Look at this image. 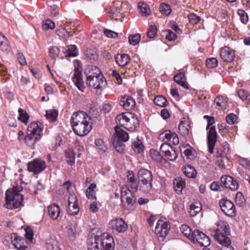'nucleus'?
Wrapping results in <instances>:
<instances>
[{
	"instance_id": "1",
	"label": "nucleus",
	"mask_w": 250,
	"mask_h": 250,
	"mask_svg": "<svg viewBox=\"0 0 250 250\" xmlns=\"http://www.w3.org/2000/svg\"><path fill=\"white\" fill-rule=\"evenodd\" d=\"M152 189V182L137 181L133 171H128L126 175V185L123 187L121 190V199L124 209L131 210L133 204L136 202V198L133 192L138 189L140 191L147 193Z\"/></svg>"
},
{
	"instance_id": "2",
	"label": "nucleus",
	"mask_w": 250,
	"mask_h": 250,
	"mask_svg": "<svg viewBox=\"0 0 250 250\" xmlns=\"http://www.w3.org/2000/svg\"><path fill=\"white\" fill-rule=\"evenodd\" d=\"M70 123L74 132L80 136H86L92 128L91 117L83 111L74 112Z\"/></svg>"
},
{
	"instance_id": "3",
	"label": "nucleus",
	"mask_w": 250,
	"mask_h": 250,
	"mask_svg": "<svg viewBox=\"0 0 250 250\" xmlns=\"http://www.w3.org/2000/svg\"><path fill=\"white\" fill-rule=\"evenodd\" d=\"M23 189L21 183H15L12 190L8 189L5 194L6 206L7 208H17L21 206L23 200V196L19 193Z\"/></svg>"
},
{
	"instance_id": "4",
	"label": "nucleus",
	"mask_w": 250,
	"mask_h": 250,
	"mask_svg": "<svg viewBox=\"0 0 250 250\" xmlns=\"http://www.w3.org/2000/svg\"><path fill=\"white\" fill-rule=\"evenodd\" d=\"M42 124L40 122H32L28 126L27 134L24 138V141L27 146L32 148L36 142L41 138L40 132L42 130Z\"/></svg>"
},
{
	"instance_id": "5",
	"label": "nucleus",
	"mask_w": 250,
	"mask_h": 250,
	"mask_svg": "<svg viewBox=\"0 0 250 250\" xmlns=\"http://www.w3.org/2000/svg\"><path fill=\"white\" fill-rule=\"evenodd\" d=\"M230 231L228 223L224 221H219L218 228L216 229L214 238L223 246H227L231 244V240L228 237Z\"/></svg>"
},
{
	"instance_id": "6",
	"label": "nucleus",
	"mask_w": 250,
	"mask_h": 250,
	"mask_svg": "<svg viewBox=\"0 0 250 250\" xmlns=\"http://www.w3.org/2000/svg\"><path fill=\"white\" fill-rule=\"evenodd\" d=\"M116 123L128 130L134 131L139 125L138 117L131 113H123L117 116Z\"/></svg>"
},
{
	"instance_id": "7",
	"label": "nucleus",
	"mask_w": 250,
	"mask_h": 250,
	"mask_svg": "<svg viewBox=\"0 0 250 250\" xmlns=\"http://www.w3.org/2000/svg\"><path fill=\"white\" fill-rule=\"evenodd\" d=\"M92 69L95 71V74L87 77L86 83L90 87L100 89L105 86L106 80H104V77L99 68L94 66Z\"/></svg>"
},
{
	"instance_id": "8",
	"label": "nucleus",
	"mask_w": 250,
	"mask_h": 250,
	"mask_svg": "<svg viewBox=\"0 0 250 250\" xmlns=\"http://www.w3.org/2000/svg\"><path fill=\"white\" fill-rule=\"evenodd\" d=\"M170 226L167 221L159 220L155 227V233L159 241H163L167 235Z\"/></svg>"
},
{
	"instance_id": "9",
	"label": "nucleus",
	"mask_w": 250,
	"mask_h": 250,
	"mask_svg": "<svg viewBox=\"0 0 250 250\" xmlns=\"http://www.w3.org/2000/svg\"><path fill=\"white\" fill-rule=\"evenodd\" d=\"M46 168V164L44 161L35 159L29 162L27 165L28 170L33 172L34 174H37L43 171Z\"/></svg>"
},
{
	"instance_id": "10",
	"label": "nucleus",
	"mask_w": 250,
	"mask_h": 250,
	"mask_svg": "<svg viewBox=\"0 0 250 250\" xmlns=\"http://www.w3.org/2000/svg\"><path fill=\"white\" fill-rule=\"evenodd\" d=\"M193 238L190 240L194 243L197 242L202 247H206L210 244L209 238L203 232L196 229L193 231Z\"/></svg>"
},
{
	"instance_id": "11",
	"label": "nucleus",
	"mask_w": 250,
	"mask_h": 250,
	"mask_svg": "<svg viewBox=\"0 0 250 250\" xmlns=\"http://www.w3.org/2000/svg\"><path fill=\"white\" fill-rule=\"evenodd\" d=\"M222 211L228 216H233L235 214V207L229 200L222 199L219 202Z\"/></svg>"
},
{
	"instance_id": "12",
	"label": "nucleus",
	"mask_w": 250,
	"mask_h": 250,
	"mask_svg": "<svg viewBox=\"0 0 250 250\" xmlns=\"http://www.w3.org/2000/svg\"><path fill=\"white\" fill-rule=\"evenodd\" d=\"M217 134L214 126H211L208 134V151L212 153L217 140Z\"/></svg>"
},
{
	"instance_id": "13",
	"label": "nucleus",
	"mask_w": 250,
	"mask_h": 250,
	"mask_svg": "<svg viewBox=\"0 0 250 250\" xmlns=\"http://www.w3.org/2000/svg\"><path fill=\"white\" fill-rule=\"evenodd\" d=\"M82 70L79 66L75 67L74 76L72 78L73 82L77 87L81 91L83 92L85 86L82 78Z\"/></svg>"
},
{
	"instance_id": "14",
	"label": "nucleus",
	"mask_w": 250,
	"mask_h": 250,
	"mask_svg": "<svg viewBox=\"0 0 250 250\" xmlns=\"http://www.w3.org/2000/svg\"><path fill=\"white\" fill-rule=\"evenodd\" d=\"M110 225L112 226V229L116 230L118 232H124L127 230L128 225L126 222L122 218H116L112 220Z\"/></svg>"
},
{
	"instance_id": "15",
	"label": "nucleus",
	"mask_w": 250,
	"mask_h": 250,
	"mask_svg": "<svg viewBox=\"0 0 250 250\" xmlns=\"http://www.w3.org/2000/svg\"><path fill=\"white\" fill-rule=\"evenodd\" d=\"M220 56L222 60L227 62H230L234 60L235 53L233 50L228 46L221 49Z\"/></svg>"
},
{
	"instance_id": "16",
	"label": "nucleus",
	"mask_w": 250,
	"mask_h": 250,
	"mask_svg": "<svg viewBox=\"0 0 250 250\" xmlns=\"http://www.w3.org/2000/svg\"><path fill=\"white\" fill-rule=\"evenodd\" d=\"M221 181L223 186L231 190H236L238 188V184L236 180H234L231 176H223L221 178Z\"/></svg>"
},
{
	"instance_id": "17",
	"label": "nucleus",
	"mask_w": 250,
	"mask_h": 250,
	"mask_svg": "<svg viewBox=\"0 0 250 250\" xmlns=\"http://www.w3.org/2000/svg\"><path fill=\"white\" fill-rule=\"evenodd\" d=\"M94 239L98 242L101 248L107 245H114L113 237L107 233H104L100 236L96 235Z\"/></svg>"
},
{
	"instance_id": "18",
	"label": "nucleus",
	"mask_w": 250,
	"mask_h": 250,
	"mask_svg": "<svg viewBox=\"0 0 250 250\" xmlns=\"http://www.w3.org/2000/svg\"><path fill=\"white\" fill-rule=\"evenodd\" d=\"M115 133L113 135L112 139H117L118 141L122 142H126L129 139L128 133L118 126L114 128Z\"/></svg>"
},
{
	"instance_id": "19",
	"label": "nucleus",
	"mask_w": 250,
	"mask_h": 250,
	"mask_svg": "<svg viewBox=\"0 0 250 250\" xmlns=\"http://www.w3.org/2000/svg\"><path fill=\"white\" fill-rule=\"evenodd\" d=\"M121 106L126 110L133 109L135 105V100L128 95H125L122 97L120 101Z\"/></svg>"
},
{
	"instance_id": "20",
	"label": "nucleus",
	"mask_w": 250,
	"mask_h": 250,
	"mask_svg": "<svg viewBox=\"0 0 250 250\" xmlns=\"http://www.w3.org/2000/svg\"><path fill=\"white\" fill-rule=\"evenodd\" d=\"M116 64L121 67L127 65L130 61V57L127 54H117L115 57Z\"/></svg>"
},
{
	"instance_id": "21",
	"label": "nucleus",
	"mask_w": 250,
	"mask_h": 250,
	"mask_svg": "<svg viewBox=\"0 0 250 250\" xmlns=\"http://www.w3.org/2000/svg\"><path fill=\"white\" fill-rule=\"evenodd\" d=\"M139 181L152 182L153 176L150 171L146 168H141L138 171Z\"/></svg>"
},
{
	"instance_id": "22",
	"label": "nucleus",
	"mask_w": 250,
	"mask_h": 250,
	"mask_svg": "<svg viewBox=\"0 0 250 250\" xmlns=\"http://www.w3.org/2000/svg\"><path fill=\"white\" fill-rule=\"evenodd\" d=\"M190 128L189 122L188 119L184 118L179 125V130L180 134L186 136L188 135Z\"/></svg>"
},
{
	"instance_id": "23",
	"label": "nucleus",
	"mask_w": 250,
	"mask_h": 250,
	"mask_svg": "<svg viewBox=\"0 0 250 250\" xmlns=\"http://www.w3.org/2000/svg\"><path fill=\"white\" fill-rule=\"evenodd\" d=\"M77 227V225L74 223L69 222L67 225V234L71 240H74L78 233V230Z\"/></svg>"
},
{
	"instance_id": "24",
	"label": "nucleus",
	"mask_w": 250,
	"mask_h": 250,
	"mask_svg": "<svg viewBox=\"0 0 250 250\" xmlns=\"http://www.w3.org/2000/svg\"><path fill=\"white\" fill-rule=\"evenodd\" d=\"M173 80L178 84L183 87L185 88L188 89V86L186 79L185 77V73L180 72L174 76Z\"/></svg>"
},
{
	"instance_id": "25",
	"label": "nucleus",
	"mask_w": 250,
	"mask_h": 250,
	"mask_svg": "<svg viewBox=\"0 0 250 250\" xmlns=\"http://www.w3.org/2000/svg\"><path fill=\"white\" fill-rule=\"evenodd\" d=\"M173 185L176 192L178 194H180L186 186V181L184 179L178 177L173 181Z\"/></svg>"
},
{
	"instance_id": "26",
	"label": "nucleus",
	"mask_w": 250,
	"mask_h": 250,
	"mask_svg": "<svg viewBox=\"0 0 250 250\" xmlns=\"http://www.w3.org/2000/svg\"><path fill=\"white\" fill-rule=\"evenodd\" d=\"M48 211L50 216L53 219H57L60 212V207L57 204H53L48 207Z\"/></svg>"
},
{
	"instance_id": "27",
	"label": "nucleus",
	"mask_w": 250,
	"mask_h": 250,
	"mask_svg": "<svg viewBox=\"0 0 250 250\" xmlns=\"http://www.w3.org/2000/svg\"><path fill=\"white\" fill-rule=\"evenodd\" d=\"M183 172L187 177L190 178H195L197 174L195 168L189 165L186 166L183 168Z\"/></svg>"
},
{
	"instance_id": "28",
	"label": "nucleus",
	"mask_w": 250,
	"mask_h": 250,
	"mask_svg": "<svg viewBox=\"0 0 250 250\" xmlns=\"http://www.w3.org/2000/svg\"><path fill=\"white\" fill-rule=\"evenodd\" d=\"M202 209V206L199 202L192 203L189 206L188 212L191 216H195Z\"/></svg>"
},
{
	"instance_id": "29",
	"label": "nucleus",
	"mask_w": 250,
	"mask_h": 250,
	"mask_svg": "<svg viewBox=\"0 0 250 250\" xmlns=\"http://www.w3.org/2000/svg\"><path fill=\"white\" fill-rule=\"evenodd\" d=\"M173 133L169 130H166L160 134L159 139L164 143L168 144L171 140Z\"/></svg>"
},
{
	"instance_id": "30",
	"label": "nucleus",
	"mask_w": 250,
	"mask_h": 250,
	"mask_svg": "<svg viewBox=\"0 0 250 250\" xmlns=\"http://www.w3.org/2000/svg\"><path fill=\"white\" fill-rule=\"evenodd\" d=\"M132 148L135 152L138 153H142L144 150V146L143 145L142 142L138 138L133 142Z\"/></svg>"
},
{
	"instance_id": "31",
	"label": "nucleus",
	"mask_w": 250,
	"mask_h": 250,
	"mask_svg": "<svg viewBox=\"0 0 250 250\" xmlns=\"http://www.w3.org/2000/svg\"><path fill=\"white\" fill-rule=\"evenodd\" d=\"M214 104L219 109H225L227 106V101L222 96H217L214 100Z\"/></svg>"
},
{
	"instance_id": "32",
	"label": "nucleus",
	"mask_w": 250,
	"mask_h": 250,
	"mask_svg": "<svg viewBox=\"0 0 250 250\" xmlns=\"http://www.w3.org/2000/svg\"><path fill=\"white\" fill-rule=\"evenodd\" d=\"M47 250H60V248L58 246V242L53 239H49L46 243Z\"/></svg>"
},
{
	"instance_id": "33",
	"label": "nucleus",
	"mask_w": 250,
	"mask_h": 250,
	"mask_svg": "<svg viewBox=\"0 0 250 250\" xmlns=\"http://www.w3.org/2000/svg\"><path fill=\"white\" fill-rule=\"evenodd\" d=\"M154 103L160 107H166L168 104L167 99L163 96H157L154 99Z\"/></svg>"
},
{
	"instance_id": "34",
	"label": "nucleus",
	"mask_w": 250,
	"mask_h": 250,
	"mask_svg": "<svg viewBox=\"0 0 250 250\" xmlns=\"http://www.w3.org/2000/svg\"><path fill=\"white\" fill-rule=\"evenodd\" d=\"M138 7L140 9L141 14L145 17L149 16L150 13V10L149 6L144 2H140L138 4Z\"/></svg>"
},
{
	"instance_id": "35",
	"label": "nucleus",
	"mask_w": 250,
	"mask_h": 250,
	"mask_svg": "<svg viewBox=\"0 0 250 250\" xmlns=\"http://www.w3.org/2000/svg\"><path fill=\"white\" fill-rule=\"evenodd\" d=\"M58 112L56 109H51L46 111L45 116L47 119L50 122H55L57 120Z\"/></svg>"
},
{
	"instance_id": "36",
	"label": "nucleus",
	"mask_w": 250,
	"mask_h": 250,
	"mask_svg": "<svg viewBox=\"0 0 250 250\" xmlns=\"http://www.w3.org/2000/svg\"><path fill=\"white\" fill-rule=\"evenodd\" d=\"M181 232L189 240L193 238V231L187 225H182L180 228Z\"/></svg>"
},
{
	"instance_id": "37",
	"label": "nucleus",
	"mask_w": 250,
	"mask_h": 250,
	"mask_svg": "<svg viewBox=\"0 0 250 250\" xmlns=\"http://www.w3.org/2000/svg\"><path fill=\"white\" fill-rule=\"evenodd\" d=\"M163 156L165 157L168 160L172 161L177 158L178 153L177 151L171 146V149L167 150V152Z\"/></svg>"
},
{
	"instance_id": "38",
	"label": "nucleus",
	"mask_w": 250,
	"mask_h": 250,
	"mask_svg": "<svg viewBox=\"0 0 250 250\" xmlns=\"http://www.w3.org/2000/svg\"><path fill=\"white\" fill-rule=\"evenodd\" d=\"M112 144L117 151L120 153H123L125 148V145L123 142L118 141L117 139H112Z\"/></svg>"
},
{
	"instance_id": "39",
	"label": "nucleus",
	"mask_w": 250,
	"mask_h": 250,
	"mask_svg": "<svg viewBox=\"0 0 250 250\" xmlns=\"http://www.w3.org/2000/svg\"><path fill=\"white\" fill-rule=\"evenodd\" d=\"M96 185L95 184H91L87 188L86 191V197L89 199H95V192L94 189L96 188Z\"/></svg>"
},
{
	"instance_id": "40",
	"label": "nucleus",
	"mask_w": 250,
	"mask_h": 250,
	"mask_svg": "<svg viewBox=\"0 0 250 250\" xmlns=\"http://www.w3.org/2000/svg\"><path fill=\"white\" fill-rule=\"evenodd\" d=\"M18 111L19 113V117H18V119L21 121V122L27 124L29 118V116L28 114L27 113L25 110L21 108H19Z\"/></svg>"
},
{
	"instance_id": "41",
	"label": "nucleus",
	"mask_w": 250,
	"mask_h": 250,
	"mask_svg": "<svg viewBox=\"0 0 250 250\" xmlns=\"http://www.w3.org/2000/svg\"><path fill=\"white\" fill-rule=\"evenodd\" d=\"M95 144L97 147V150L99 153L105 152L107 148L104 145V142L102 139H97L95 141Z\"/></svg>"
},
{
	"instance_id": "42",
	"label": "nucleus",
	"mask_w": 250,
	"mask_h": 250,
	"mask_svg": "<svg viewBox=\"0 0 250 250\" xmlns=\"http://www.w3.org/2000/svg\"><path fill=\"white\" fill-rule=\"evenodd\" d=\"M141 38V35L138 33L130 35L128 37L129 43L132 45H136L140 41Z\"/></svg>"
},
{
	"instance_id": "43",
	"label": "nucleus",
	"mask_w": 250,
	"mask_h": 250,
	"mask_svg": "<svg viewBox=\"0 0 250 250\" xmlns=\"http://www.w3.org/2000/svg\"><path fill=\"white\" fill-rule=\"evenodd\" d=\"M149 155L151 158L154 161L158 162H161L162 158V155L158 151L153 149H151L149 151Z\"/></svg>"
},
{
	"instance_id": "44",
	"label": "nucleus",
	"mask_w": 250,
	"mask_h": 250,
	"mask_svg": "<svg viewBox=\"0 0 250 250\" xmlns=\"http://www.w3.org/2000/svg\"><path fill=\"white\" fill-rule=\"evenodd\" d=\"M9 42L5 36L0 37V48L3 51H6L9 49Z\"/></svg>"
},
{
	"instance_id": "45",
	"label": "nucleus",
	"mask_w": 250,
	"mask_h": 250,
	"mask_svg": "<svg viewBox=\"0 0 250 250\" xmlns=\"http://www.w3.org/2000/svg\"><path fill=\"white\" fill-rule=\"evenodd\" d=\"M67 211L71 215H76L79 213V208L78 203L68 205Z\"/></svg>"
},
{
	"instance_id": "46",
	"label": "nucleus",
	"mask_w": 250,
	"mask_h": 250,
	"mask_svg": "<svg viewBox=\"0 0 250 250\" xmlns=\"http://www.w3.org/2000/svg\"><path fill=\"white\" fill-rule=\"evenodd\" d=\"M159 10L161 13L166 15H168L171 12L170 6L167 3H163L159 6Z\"/></svg>"
},
{
	"instance_id": "47",
	"label": "nucleus",
	"mask_w": 250,
	"mask_h": 250,
	"mask_svg": "<svg viewBox=\"0 0 250 250\" xmlns=\"http://www.w3.org/2000/svg\"><path fill=\"white\" fill-rule=\"evenodd\" d=\"M60 52V51L59 47L56 46H52L49 50V55L53 59H56L57 58Z\"/></svg>"
},
{
	"instance_id": "48",
	"label": "nucleus",
	"mask_w": 250,
	"mask_h": 250,
	"mask_svg": "<svg viewBox=\"0 0 250 250\" xmlns=\"http://www.w3.org/2000/svg\"><path fill=\"white\" fill-rule=\"evenodd\" d=\"M65 157L67 162L70 165L75 163V154L72 151H68L65 152Z\"/></svg>"
},
{
	"instance_id": "49",
	"label": "nucleus",
	"mask_w": 250,
	"mask_h": 250,
	"mask_svg": "<svg viewBox=\"0 0 250 250\" xmlns=\"http://www.w3.org/2000/svg\"><path fill=\"white\" fill-rule=\"evenodd\" d=\"M78 49L75 45L70 46L67 50V56L68 57H76L78 55Z\"/></svg>"
},
{
	"instance_id": "50",
	"label": "nucleus",
	"mask_w": 250,
	"mask_h": 250,
	"mask_svg": "<svg viewBox=\"0 0 250 250\" xmlns=\"http://www.w3.org/2000/svg\"><path fill=\"white\" fill-rule=\"evenodd\" d=\"M206 64V66L209 68H215L218 65V61L215 58L207 59Z\"/></svg>"
},
{
	"instance_id": "51",
	"label": "nucleus",
	"mask_w": 250,
	"mask_h": 250,
	"mask_svg": "<svg viewBox=\"0 0 250 250\" xmlns=\"http://www.w3.org/2000/svg\"><path fill=\"white\" fill-rule=\"evenodd\" d=\"M235 202L239 206H243L245 203V198L241 192H237L235 195Z\"/></svg>"
},
{
	"instance_id": "52",
	"label": "nucleus",
	"mask_w": 250,
	"mask_h": 250,
	"mask_svg": "<svg viewBox=\"0 0 250 250\" xmlns=\"http://www.w3.org/2000/svg\"><path fill=\"white\" fill-rule=\"evenodd\" d=\"M55 27V23L50 20H46L43 22L42 28L45 30L53 29Z\"/></svg>"
},
{
	"instance_id": "53",
	"label": "nucleus",
	"mask_w": 250,
	"mask_h": 250,
	"mask_svg": "<svg viewBox=\"0 0 250 250\" xmlns=\"http://www.w3.org/2000/svg\"><path fill=\"white\" fill-rule=\"evenodd\" d=\"M226 120L229 124L233 125L237 123V117L234 114L230 113L226 116Z\"/></svg>"
},
{
	"instance_id": "54",
	"label": "nucleus",
	"mask_w": 250,
	"mask_h": 250,
	"mask_svg": "<svg viewBox=\"0 0 250 250\" xmlns=\"http://www.w3.org/2000/svg\"><path fill=\"white\" fill-rule=\"evenodd\" d=\"M157 34V27L155 25H151L147 32V36L149 38H154Z\"/></svg>"
},
{
	"instance_id": "55",
	"label": "nucleus",
	"mask_w": 250,
	"mask_h": 250,
	"mask_svg": "<svg viewBox=\"0 0 250 250\" xmlns=\"http://www.w3.org/2000/svg\"><path fill=\"white\" fill-rule=\"evenodd\" d=\"M238 162L242 167L250 168V161L247 158L239 157Z\"/></svg>"
},
{
	"instance_id": "56",
	"label": "nucleus",
	"mask_w": 250,
	"mask_h": 250,
	"mask_svg": "<svg viewBox=\"0 0 250 250\" xmlns=\"http://www.w3.org/2000/svg\"><path fill=\"white\" fill-rule=\"evenodd\" d=\"M189 21L192 24H197L200 20L199 16L194 14H190L188 16Z\"/></svg>"
},
{
	"instance_id": "57",
	"label": "nucleus",
	"mask_w": 250,
	"mask_h": 250,
	"mask_svg": "<svg viewBox=\"0 0 250 250\" xmlns=\"http://www.w3.org/2000/svg\"><path fill=\"white\" fill-rule=\"evenodd\" d=\"M223 150L221 149H218V153L221 156V157L226 156L229 151V145L227 143H225L223 144Z\"/></svg>"
},
{
	"instance_id": "58",
	"label": "nucleus",
	"mask_w": 250,
	"mask_h": 250,
	"mask_svg": "<svg viewBox=\"0 0 250 250\" xmlns=\"http://www.w3.org/2000/svg\"><path fill=\"white\" fill-rule=\"evenodd\" d=\"M25 237L26 239L31 242L33 238V232L32 229L30 227H28L25 229Z\"/></svg>"
},
{
	"instance_id": "59",
	"label": "nucleus",
	"mask_w": 250,
	"mask_h": 250,
	"mask_svg": "<svg viewBox=\"0 0 250 250\" xmlns=\"http://www.w3.org/2000/svg\"><path fill=\"white\" fill-rule=\"evenodd\" d=\"M238 14L241 16V21L244 23H246L248 21V17L247 13L244 10L239 9L238 10Z\"/></svg>"
},
{
	"instance_id": "60",
	"label": "nucleus",
	"mask_w": 250,
	"mask_h": 250,
	"mask_svg": "<svg viewBox=\"0 0 250 250\" xmlns=\"http://www.w3.org/2000/svg\"><path fill=\"white\" fill-rule=\"evenodd\" d=\"M11 239H12V242L13 243H21L24 242V239L16 233H13L11 235Z\"/></svg>"
},
{
	"instance_id": "61",
	"label": "nucleus",
	"mask_w": 250,
	"mask_h": 250,
	"mask_svg": "<svg viewBox=\"0 0 250 250\" xmlns=\"http://www.w3.org/2000/svg\"><path fill=\"white\" fill-rule=\"evenodd\" d=\"M166 32H167V34L166 38L168 41H172L175 40L177 38V35L170 30L167 29L166 31Z\"/></svg>"
},
{
	"instance_id": "62",
	"label": "nucleus",
	"mask_w": 250,
	"mask_h": 250,
	"mask_svg": "<svg viewBox=\"0 0 250 250\" xmlns=\"http://www.w3.org/2000/svg\"><path fill=\"white\" fill-rule=\"evenodd\" d=\"M88 250H102V248L101 247L100 245L95 239H94V242H92L90 245H89L88 247Z\"/></svg>"
},
{
	"instance_id": "63",
	"label": "nucleus",
	"mask_w": 250,
	"mask_h": 250,
	"mask_svg": "<svg viewBox=\"0 0 250 250\" xmlns=\"http://www.w3.org/2000/svg\"><path fill=\"white\" fill-rule=\"evenodd\" d=\"M218 129L219 133L222 135H224L228 132V126L225 124H222L218 125Z\"/></svg>"
},
{
	"instance_id": "64",
	"label": "nucleus",
	"mask_w": 250,
	"mask_h": 250,
	"mask_svg": "<svg viewBox=\"0 0 250 250\" xmlns=\"http://www.w3.org/2000/svg\"><path fill=\"white\" fill-rule=\"evenodd\" d=\"M238 95L242 100H246L248 99L249 94L247 91L243 89H240L238 91Z\"/></svg>"
}]
</instances>
